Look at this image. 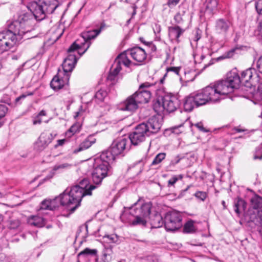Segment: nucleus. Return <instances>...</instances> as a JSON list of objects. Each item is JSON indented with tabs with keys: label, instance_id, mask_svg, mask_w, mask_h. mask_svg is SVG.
<instances>
[{
	"label": "nucleus",
	"instance_id": "obj_54",
	"mask_svg": "<svg viewBox=\"0 0 262 262\" xmlns=\"http://www.w3.org/2000/svg\"><path fill=\"white\" fill-rule=\"evenodd\" d=\"M167 72H172L178 75L180 72V68L179 67H169L167 68Z\"/></svg>",
	"mask_w": 262,
	"mask_h": 262
},
{
	"label": "nucleus",
	"instance_id": "obj_59",
	"mask_svg": "<svg viewBox=\"0 0 262 262\" xmlns=\"http://www.w3.org/2000/svg\"><path fill=\"white\" fill-rule=\"evenodd\" d=\"M42 122L41 118L36 115L33 119V123L34 125L40 124Z\"/></svg>",
	"mask_w": 262,
	"mask_h": 262
},
{
	"label": "nucleus",
	"instance_id": "obj_6",
	"mask_svg": "<svg viewBox=\"0 0 262 262\" xmlns=\"http://www.w3.org/2000/svg\"><path fill=\"white\" fill-rule=\"evenodd\" d=\"M101 31V28L81 33V38L77 39L69 48V52L78 50V53L80 56L83 54L91 46L90 40L94 39L99 35Z\"/></svg>",
	"mask_w": 262,
	"mask_h": 262
},
{
	"label": "nucleus",
	"instance_id": "obj_48",
	"mask_svg": "<svg viewBox=\"0 0 262 262\" xmlns=\"http://www.w3.org/2000/svg\"><path fill=\"white\" fill-rule=\"evenodd\" d=\"M40 210H50V200H45L41 202L40 206Z\"/></svg>",
	"mask_w": 262,
	"mask_h": 262
},
{
	"label": "nucleus",
	"instance_id": "obj_41",
	"mask_svg": "<svg viewBox=\"0 0 262 262\" xmlns=\"http://www.w3.org/2000/svg\"><path fill=\"white\" fill-rule=\"evenodd\" d=\"M81 126L79 123L74 124L66 132V135L71 137L74 134L78 133L81 129Z\"/></svg>",
	"mask_w": 262,
	"mask_h": 262
},
{
	"label": "nucleus",
	"instance_id": "obj_29",
	"mask_svg": "<svg viewBox=\"0 0 262 262\" xmlns=\"http://www.w3.org/2000/svg\"><path fill=\"white\" fill-rule=\"evenodd\" d=\"M150 222L153 228H160L164 224V220L163 221L162 216L158 213L150 217Z\"/></svg>",
	"mask_w": 262,
	"mask_h": 262
},
{
	"label": "nucleus",
	"instance_id": "obj_8",
	"mask_svg": "<svg viewBox=\"0 0 262 262\" xmlns=\"http://www.w3.org/2000/svg\"><path fill=\"white\" fill-rule=\"evenodd\" d=\"M182 216L180 212L172 211L166 213L164 217V226L167 231H177L182 227Z\"/></svg>",
	"mask_w": 262,
	"mask_h": 262
},
{
	"label": "nucleus",
	"instance_id": "obj_14",
	"mask_svg": "<svg viewBox=\"0 0 262 262\" xmlns=\"http://www.w3.org/2000/svg\"><path fill=\"white\" fill-rule=\"evenodd\" d=\"M53 138L52 134L47 132L42 133L34 144V149L38 151L43 150L51 143Z\"/></svg>",
	"mask_w": 262,
	"mask_h": 262
},
{
	"label": "nucleus",
	"instance_id": "obj_26",
	"mask_svg": "<svg viewBox=\"0 0 262 262\" xmlns=\"http://www.w3.org/2000/svg\"><path fill=\"white\" fill-rule=\"evenodd\" d=\"M192 94L195 99L196 107L209 103L206 96H205L206 95H205L203 89H202L195 94Z\"/></svg>",
	"mask_w": 262,
	"mask_h": 262
},
{
	"label": "nucleus",
	"instance_id": "obj_52",
	"mask_svg": "<svg viewBox=\"0 0 262 262\" xmlns=\"http://www.w3.org/2000/svg\"><path fill=\"white\" fill-rule=\"evenodd\" d=\"M256 68L257 71L262 74V55L258 58L256 62Z\"/></svg>",
	"mask_w": 262,
	"mask_h": 262
},
{
	"label": "nucleus",
	"instance_id": "obj_38",
	"mask_svg": "<svg viewBox=\"0 0 262 262\" xmlns=\"http://www.w3.org/2000/svg\"><path fill=\"white\" fill-rule=\"evenodd\" d=\"M102 238L104 242L108 244L118 243L119 242V236L116 234H105Z\"/></svg>",
	"mask_w": 262,
	"mask_h": 262
},
{
	"label": "nucleus",
	"instance_id": "obj_60",
	"mask_svg": "<svg viewBox=\"0 0 262 262\" xmlns=\"http://www.w3.org/2000/svg\"><path fill=\"white\" fill-rule=\"evenodd\" d=\"M66 141V139L58 140L57 144L55 145L54 147L57 148L59 146H62Z\"/></svg>",
	"mask_w": 262,
	"mask_h": 262
},
{
	"label": "nucleus",
	"instance_id": "obj_20",
	"mask_svg": "<svg viewBox=\"0 0 262 262\" xmlns=\"http://www.w3.org/2000/svg\"><path fill=\"white\" fill-rule=\"evenodd\" d=\"M128 54L135 61L142 62L146 58V53L144 49L139 47H135L127 50Z\"/></svg>",
	"mask_w": 262,
	"mask_h": 262
},
{
	"label": "nucleus",
	"instance_id": "obj_61",
	"mask_svg": "<svg viewBox=\"0 0 262 262\" xmlns=\"http://www.w3.org/2000/svg\"><path fill=\"white\" fill-rule=\"evenodd\" d=\"M147 47L150 48L152 52L156 51V47L151 42H148Z\"/></svg>",
	"mask_w": 262,
	"mask_h": 262
},
{
	"label": "nucleus",
	"instance_id": "obj_46",
	"mask_svg": "<svg viewBox=\"0 0 262 262\" xmlns=\"http://www.w3.org/2000/svg\"><path fill=\"white\" fill-rule=\"evenodd\" d=\"M185 12H178L174 16V20L177 24H182L183 22L182 16L184 15Z\"/></svg>",
	"mask_w": 262,
	"mask_h": 262
},
{
	"label": "nucleus",
	"instance_id": "obj_24",
	"mask_svg": "<svg viewBox=\"0 0 262 262\" xmlns=\"http://www.w3.org/2000/svg\"><path fill=\"white\" fill-rule=\"evenodd\" d=\"M96 142V139L90 136L80 143L79 147L73 150V153L77 154L90 147Z\"/></svg>",
	"mask_w": 262,
	"mask_h": 262
},
{
	"label": "nucleus",
	"instance_id": "obj_27",
	"mask_svg": "<svg viewBox=\"0 0 262 262\" xmlns=\"http://www.w3.org/2000/svg\"><path fill=\"white\" fill-rule=\"evenodd\" d=\"M72 166L71 164L68 163H59L56 164L52 168L51 173L52 176L62 172L66 170L70 169Z\"/></svg>",
	"mask_w": 262,
	"mask_h": 262
},
{
	"label": "nucleus",
	"instance_id": "obj_55",
	"mask_svg": "<svg viewBox=\"0 0 262 262\" xmlns=\"http://www.w3.org/2000/svg\"><path fill=\"white\" fill-rule=\"evenodd\" d=\"M256 33L257 35L262 38V21L259 23L256 31Z\"/></svg>",
	"mask_w": 262,
	"mask_h": 262
},
{
	"label": "nucleus",
	"instance_id": "obj_56",
	"mask_svg": "<svg viewBox=\"0 0 262 262\" xmlns=\"http://www.w3.org/2000/svg\"><path fill=\"white\" fill-rule=\"evenodd\" d=\"M178 180L177 176H174L172 177L168 182V186L173 185Z\"/></svg>",
	"mask_w": 262,
	"mask_h": 262
},
{
	"label": "nucleus",
	"instance_id": "obj_58",
	"mask_svg": "<svg viewBox=\"0 0 262 262\" xmlns=\"http://www.w3.org/2000/svg\"><path fill=\"white\" fill-rule=\"evenodd\" d=\"M33 94V93H29L27 94H23L20 95V96L18 97L15 99V102L17 103L19 102V101L22 99H25L27 96H31Z\"/></svg>",
	"mask_w": 262,
	"mask_h": 262
},
{
	"label": "nucleus",
	"instance_id": "obj_4",
	"mask_svg": "<svg viewBox=\"0 0 262 262\" xmlns=\"http://www.w3.org/2000/svg\"><path fill=\"white\" fill-rule=\"evenodd\" d=\"M112 156L109 154L101 153L94 160L92 179L94 184L99 185L107 176L108 166L113 162Z\"/></svg>",
	"mask_w": 262,
	"mask_h": 262
},
{
	"label": "nucleus",
	"instance_id": "obj_50",
	"mask_svg": "<svg viewBox=\"0 0 262 262\" xmlns=\"http://www.w3.org/2000/svg\"><path fill=\"white\" fill-rule=\"evenodd\" d=\"M253 158L254 160H257V159L261 160L262 159V148L261 147L256 148Z\"/></svg>",
	"mask_w": 262,
	"mask_h": 262
},
{
	"label": "nucleus",
	"instance_id": "obj_17",
	"mask_svg": "<svg viewBox=\"0 0 262 262\" xmlns=\"http://www.w3.org/2000/svg\"><path fill=\"white\" fill-rule=\"evenodd\" d=\"M140 124L146 126V132L149 136L158 133L162 126L161 122L158 118L155 116L149 118L146 123H142Z\"/></svg>",
	"mask_w": 262,
	"mask_h": 262
},
{
	"label": "nucleus",
	"instance_id": "obj_39",
	"mask_svg": "<svg viewBox=\"0 0 262 262\" xmlns=\"http://www.w3.org/2000/svg\"><path fill=\"white\" fill-rule=\"evenodd\" d=\"M238 50V48H233L227 52L224 53L222 55L220 56V57H217L216 60L217 61H220L221 60H223L225 59H229L233 57L235 54H236V52Z\"/></svg>",
	"mask_w": 262,
	"mask_h": 262
},
{
	"label": "nucleus",
	"instance_id": "obj_44",
	"mask_svg": "<svg viewBox=\"0 0 262 262\" xmlns=\"http://www.w3.org/2000/svg\"><path fill=\"white\" fill-rule=\"evenodd\" d=\"M8 111V108L6 105L0 104V127L3 124V122L1 121V119L6 116Z\"/></svg>",
	"mask_w": 262,
	"mask_h": 262
},
{
	"label": "nucleus",
	"instance_id": "obj_45",
	"mask_svg": "<svg viewBox=\"0 0 262 262\" xmlns=\"http://www.w3.org/2000/svg\"><path fill=\"white\" fill-rule=\"evenodd\" d=\"M107 96V92L103 90L98 91L95 94V97L100 101H103L104 98Z\"/></svg>",
	"mask_w": 262,
	"mask_h": 262
},
{
	"label": "nucleus",
	"instance_id": "obj_51",
	"mask_svg": "<svg viewBox=\"0 0 262 262\" xmlns=\"http://www.w3.org/2000/svg\"><path fill=\"white\" fill-rule=\"evenodd\" d=\"M195 196L202 201H204L207 197V193L204 191H197L194 194Z\"/></svg>",
	"mask_w": 262,
	"mask_h": 262
},
{
	"label": "nucleus",
	"instance_id": "obj_34",
	"mask_svg": "<svg viewBox=\"0 0 262 262\" xmlns=\"http://www.w3.org/2000/svg\"><path fill=\"white\" fill-rule=\"evenodd\" d=\"M153 109L158 114H163L165 111V106L163 103V97L154 102Z\"/></svg>",
	"mask_w": 262,
	"mask_h": 262
},
{
	"label": "nucleus",
	"instance_id": "obj_33",
	"mask_svg": "<svg viewBox=\"0 0 262 262\" xmlns=\"http://www.w3.org/2000/svg\"><path fill=\"white\" fill-rule=\"evenodd\" d=\"M97 253V250L96 249H91L86 248L78 254V257L80 258H89L90 256H96Z\"/></svg>",
	"mask_w": 262,
	"mask_h": 262
},
{
	"label": "nucleus",
	"instance_id": "obj_64",
	"mask_svg": "<svg viewBox=\"0 0 262 262\" xmlns=\"http://www.w3.org/2000/svg\"><path fill=\"white\" fill-rule=\"evenodd\" d=\"M140 40L143 43H144L145 45H146L147 46V43L148 42H146L144 40V38L143 37H140Z\"/></svg>",
	"mask_w": 262,
	"mask_h": 262
},
{
	"label": "nucleus",
	"instance_id": "obj_57",
	"mask_svg": "<svg viewBox=\"0 0 262 262\" xmlns=\"http://www.w3.org/2000/svg\"><path fill=\"white\" fill-rule=\"evenodd\" d=\"M195 126L200 129V130L203 132H208V130L206 129L204 126L203 124L201 122L197 123L195 124Z\"/></svg>",
	"mask_w": 262,
	"mask_h": 262
},
{
	"label": "nucleus",
	"instance_id": "obj_12",
	"mask_svg": "<svg viewBox=\"0 0 262 262\" xmlns=\"http://www.w3.org/2000/svg\"><path fill=\"white\" fill-rule=\"evenodd\" d=\"M132 95L118 105V110L128 113H134L139 108V105Z\"/></svg>",
	"mask_w": 262,
	"mask_h": 262
},
{
	"label": "nucleus",
	"instance_id": "obj_15",
	"mask_svg": "<svg viewBox=\"0 0 262 262\" xmlns=\"http://www.w3.org/2000/svg\"><path fill=\"white\" fill-rule=\"evenodd\" d=\"M70 76L64 75L61 72H59L50 82V86L55 91L62 89L66 84H68Z\"/></svg>",
	"mask_w": 262,
	"mask_h": 262
},
{
	"label": "nucleus",
	"instance_id": "obj_7",
	"mask_svg": "<svg viewBox=\"0 0 262 262\" xmlns=\"http://www.w3.org/2000/svg\"><path fill=\"white\" fill-rule=\"evenodd\" d=\"M129 140L126 136H123L115 139L111 144L110 148L102 152L103 154L109 153L112 156L113 161L115 156H118L123 151L128 150L130 148Z\"/></svg>",
	"mask_w": 262,
	"mask_h": 262
},
{
	"label": "nucleus",
	"instance_id": "obj_21",
	"mask_svg": "<svg viewBox=\"0 0 262 262\" xmlns=\"http://www.w3.org/2000/svg\"><path fill=\"white\" fill-rule=\"evenodd\" d=\"M253 74L256 75L254 69L249 68L244 71L239 77L240 83H243L245 86L250 88L253 84Z\"/></svg>",
	"mask_w": 262,
	"mask_h": 262
},
{
	"label": "nucleus",
	"instance_id": "obj_5",
	"mask_svg": "<svg viewBox=\"0 0 262 262\" xmlns=\"http://www.w3.org/2000/svg\"><path fill=\"white\" fill-rule=\"evenodd\" d=\"M240 81L236 69H233L227 74L225 80L218 81L213 85L221 99L222 96L232 93L234 89H238Z\"/></svg>",
	"mask_w": 262,
	"mask_h": 262
},
{
	"label": "nucleus",
	"instance_id": "obj_28",
	"mask_svg": "<svg viewBox=\"0 0 262 262\" xmlns=\"http://www.w3.org/2000/svg\"><path fill=\"white\" fill-rule=\"evenodd\" d=\"M183 106L186 112H191L195 106L196 107V103L192 94H190L185 98Z\"/></svg>",
	"mask_w": 262,
	"mask_h": 262
},
{
	"label": "nucleus",
	"instance_id": "obj_10",
	"mask_svg": "<svg viewBox=\"0 0 262 262\" xmlns=\"http://www.w3.org/2000/svg\"><path fill=\"white\" fill-rule=\"evenodd\" d=\"M146 132V126L140 124L137 125L129 136H127L129 140V144L138 145L143 142L146 137L149 136Z\"/></svg>",
	"mask_w": 262,
	"mask_h": 262
},
{
	"label": "nucleus",
	"instance_id": "obj_19",
	"mask_svg": "<svg viewBox=\"0 0 262 262\" xmlns=\"http://www.w3.org/2000/svg\"><path fill=\"white\" fill-rule=\"evenodd\" d=\"M138 205V204L137 202L135 203L134 204V206L130 207L129 210L131 211L132 210L134 212L138 213L139 215L145 218L148 217L151 212L152 207L151 203L150 202L143 203L140 206L139 208L135 207V206H137Z\"/></svg>",
	"mask_w": 262,
	"mask_h": 262
},
{
	"label": "nucleus",
	"instance_id": "obj_25",
	"mask_svg": "<svg viewBox=\"0 0 262 262\" xmlns=\"http://www.w3.org/2000/svg\"><path fill=\"white\" fill-rule=\"evenodd\" d=\"M184 30L180 27L176 26L168 28V35L171 41L176 40L178 41L180 35L184 32Z\"/></svg>",
	"mask_w": 262,
	"mask_h": 262
},
{
	"label": "nucleus",
	"instance_id": "obj_53",
	"mask_svg": "<svg viewBox=\"0 0 262 262\" xmlns=\"http://www.w3.org/2000/svg\"><path fill=\"white\" fill-rule=\"evenodd\" d=\"M180 0H168L167 2V6L171 8L176 6L180 2Z\"/></svg>",
	"mask_w": 262,
	"mask_h": 262
},
{
	"label": "nucleus",
	"instance_id": "obj_16",
	"mask_svg": "<svg viewBox=\"0 0 262 262\" xmlns=\"http://www.w3.org/2000/svg\"><path fill=\"white\" fill-rule=\"evenodd\" d=\"M74 51L69 52V54L64 60L62 66L63 68L62 73L64 75L68 74L70 76V73L73 70L77 61V58L74 54H73Z\"/></svg>",
	"mask_w": 262,
	"mask_h": 262
},
{
	"label": "nucleus",
	"instance_id": "obj_36",
	"mask_svg": "<svg viewBox=\"0 0 262 262\" xmlns=\"http://www.w3.org/2000/svg\"><path fill=\"white\" fill-rule=\"evenodd\" d=\"M194 222L192 220L188 221L184 226L183 232L186 233H193L196 230V228L194 225Z\"/></svg>",
	"mask_w": 262,
	"mask_h": 262
},
{
	"label": "nucleus",
	"instance_id": "obj_43",
	"mask_svg": "<svg viewBox=\"0 0 262 262\" xmlns=\"http://www.w3.org/2000/svg\"><path fill=\"white\" fill-rule=\"evenodd\" d=\"M218 2L217 0H209L206 4V9L212 12L217 8Z\"/></svg>",
	"mask_w": 262,
	"mask_h": 262
},
{
	"label": "nucleus",
	"instance_id": "obj_40",
	"mask_svg": "<svg viewBox=\"0 0 262 262\" xmlns=\"http://www.w3.org/2000/svg\"><path fill=\"white\" fill-rule=\"evenodd\" d=\"M112 250L111 248H105L102 251V259L104 262H109L112 259Z\"/></svg>",
	"mask_w": 262,
	"mask_h": 262
},
{
	"label": "nucleus",
	"instance_id": "obj_11",
	"mask_svg": "<svg viewBox=\"0 0 262 262\" xmlns=\"http://www.w3.org/2000/svg\"><path fill=\"white\" fill-rule=\"evenodd\" d=\"M151 86L148 82L143 83L140 85L138 91L132 95L139 105L148 102L151 95L149 90Z\"/></svg>",
	"mask_w": 262,
	"mask_h": 262
},
{
	"label": "nucleus",
	"instance_id": "obj_32",
	"mask_svg": "<svg viewBox=\"0 0 262 262\" xmlns=\"http://www.w3.org/2000/svg\"><path fill=\"white\" fill-rule=\"evenodd\" d=\"M247 204L246 202L241 199L237 198L234 201V211L239 215L243 211H245L246 208Z\"/></svg>",
	"mask_w": 262,
	"mask_h": 262
},
{
	"label": "nucleus",
	"instance_id": "obj_31",
	"mask_svg": "<svg viewBox=\"0 0 262 262\" xmlns=\"http://www.w3.org/2000/svg\"><path fill=\"white\" fill-rule=\"evenodd\" d=\"M28 223L30 225L36 227H42L45 224L44 219L39 216H32L29 217Z\"/></svg>",
	"mask_w": 262,
	"mask_h": 262
},
{
	"label": "nucleus",
	"instance_id": "obj_47",
	"mask_svg": "<svg viewBox=\"0 0 262 262\" xmlns=\"http://www.w3.org/2000/svg\"><path fill=\"white\" fill-rule=\"evenodd\" d=\"M143 165L142 162L139 161L136 164H134V165L133 166L132 168H130V170H134L135 168H137L138 170L137 171V174H139L143 170Z\"/></svg>",
	"mask_w": 262,
	"mask_h": 262
},
{
	"label": "nucleus",
	"instance_id": "obj_23",
	"mask_svg": "<svg viewBox=\"0 0 262 262\" xmlns=\"http://www.w3.org/2000/svg\"><path fill=\"white\" fill-rule=\"evenodd\" d=\"M127 50L120 54L115 59L114 64L113 66H115L116 68H119V70H121V66L123 64L126 67H129L131 63V61L128 58L129 54H128Z\"/></svg>",
	"mask_w": 262,
	"mask_h": 262
},
{
	"label": "nucleus",
	"instance_id": "obj_1",
	"mask_svg": "<svg viewBox=\"0 0 262 262\" xmlns=\"http://www.w3.org/2000/svg\"><path fill=\"white\" fill-rule=\"evenodd\" d=\"M80 185H75L70 188H67L59 196L52 200H50V210H53L59 205L65 206L71 213L80 206L82 198L86 195H91V191L96 188V186L91 185L88 189H85L88 181L83 179Z\"/></svg>",
	"mask_w": 262,
	"mask_h": 262
},
{
	"label": "nucleus",
	"instance_id": "obj_35",
	"mask_svg": "<svg viewBox=\"0 0 262 262\" xmlns=\"http://www.w3.org/2000/svg\"><path fill=\"white\" fill-rule=\"evenodd\" d=\"M120 71V70L119 68H116L115 66H112L107 76V80L112 81V84L115 83L117 78V75Z\"/></svg>",
	"mask_w": 262,
	"mask_h": 262
},
{
	"label": "nucleus",
	"instance_id": "obj_13",
	"mask_svg": "<svg viewBox=\"0 0 262 262\" xmlns=\"http://www.w3.org/2000/svg\"><path fill=\"white\" fill-rule=\"evenodd\" d=\"M163 103L165 112L172 113L176 111L180 106V102L178 97L171 94L165 95L163 97Z\"/></svg>",
	"mask_w": 262,
	"mask_h": 262
},
{
	"label": "nucleus",
	"instance_id": "obj_42",
	"mask_svg": "<svg viewBox=\"0 0 262 262\" xmlns=\"http://www.w3.org/2000/svg\"><path fill=\"white\" fill-rule=\"evenodd\" d=\"M166 157V154L164 152H161L158 154L153 160L151 166L156 165L160 163Z\"/></svg>",
	"mask_w": 262,
	"mask_h": 262
},
{
	"label": "nucleus",
	"instance_id": "obj_22",
	"mask_svg": "<svg viewBox=\"0 0 262 262\" xmlns=\"http://www.w3.org/2000/svg\"><path fill=\"white\" fill-rule=\"evenodd\" d=\"M203 89L209 103L216 102L221 100L219 94H218L213 84L206 86Z\"/></svg>",
	"mask_w": 262,
	"mask_h": 262
},
{
	"label": "nucleus",
	"instance_id": "obj_9",
	"mask_svg": "<svg viewBox=\"0 0 262 262\" xmlns=\"http://www.w3.org/2000/svg\"><path fill=\"white\" fill-rule=\"evenodd\" d=\"M31 15L27 13L20 14L16 20L12 21H8L7 23L11 26L16 28L15 30L23 37L30 32L31 28L29 27Z\"/></svg>",
	"mask_w": 262,
	"mask_h": 262
},
{
	"label": "nucleus",
	"instance_id": "obj_18",
	"mask_svg": "<svg viewBox=\"0 0 262 262\" xmlns=\"http://www.w3.org/2000/svg\"><path fill=\"white\" fill-rule=\"evenodd\" d=\"M232 26L231 23L225 19L221 18L215 22V31L216 33L226 37Z\"/></svg>",
	"mask_w": 262,
	"mask_h": 262
},
{
	"label": "nucleus",
	"instance_id": "obj_30",
	"mask_svg": "<svg viewBox=\"0 0 262 262\" xmlns=\"http://www.w3.org/2000/svg\"><path fill=\"white\" fill-rule=\"evenodd\" d=\"M129 213L131 214L133 216H135V219L132 221L131 223V225L133 226H145L147 223V221L146 220V218L139 215L138 213H136L132 211V210H130Z\"/></svg>",
	"mask_w": 262,
	"mask_h": 262
},
{
	"label": "nucleus",
	"instance_id": "obj_2",
	"mask_svg": "<svg viewBox=\"0 0 262 262\" xmlns=\"http://www.w3.org/2000/svg\"><path fill=\"white\" fill-rule=\"evenodd\" d=\"M59 5L58 1L37 0L28 3L27 8L36 19L42 20L46 15L53 13Z\"/></svg>",
	"mask_w": 262,
	"mask_h": 262
},
{
	"label": "nucleus",
	"instance_id": "obj_3",
	"mask_svg": "<svg viewBox=\"0 0 262 262\" xmlns=\"http://www.w3.org/2000/svg\"><path fill=\"white\" fill-rule=\"evenodd\" d=\"M7 23L5 29L0 31V54L8 51L17 46L23 36Z\"/></svg>",
	"mask_w": 262,
	"mask_h": 262
},
{
	"label": "nucleus",
	"instance_id": "obj_62",
	"mask_svg": "<svg viewBox=\"0 0 262 262\" xmlns=\"http://www.w3.org/2000/svg\"><path fill=\"white\" fill-rule=\"evenodd\" d=\"M37 115L40 118L42 116H46L47 115L46 111L45 110H41Z\"/></svg>",
	"mask_w": 262,
	"mask_h": 262
},
{
	"label": "nucleus",
	"instance_id": "obj_63",
	"mask_svg": "<svg viewBox=\"0 0 262 262\" xmlns=\"http://www.w3.org/2000/svg\"><path fill=\"white\" fill-rule=\"evenodd\" d=\"M257 91L258 93L259 94V95H262V83H260L257 88Z\"/></svg>",
	"mask_w": 262,
	"mask_h": 262
},
{
	"label": "nucleus",
	"instance_id": "obj_49",
	"mask_svg": "<svg viewBox=\"0 0 262 262\" xmlns=\"http://www.w3.org/2000/svg\"><path fill=\"white\" fill-rule=\"evenodd\" d=\"M255 7L257 12L259 14H262V0H256Z\"/></svg>",
	"mask_w": 262,
	"mask_h": 262
},
{
	"label": "nucleus",
	"instance_id": "obj_37",
	"mask_svg": "<svg viewBox=\"0 0 262 262\" xmlns=\"http://www.w3.org/2000/svg\"><path fill=\"white\" fill-rule=\"evenodd\" d=\"M252 207L255 209H258L262 208V198L259 195H255L251 199Z\"/></svg>",
	"mask_w": 262,
	"mask_h": 262
}]
</instances>
